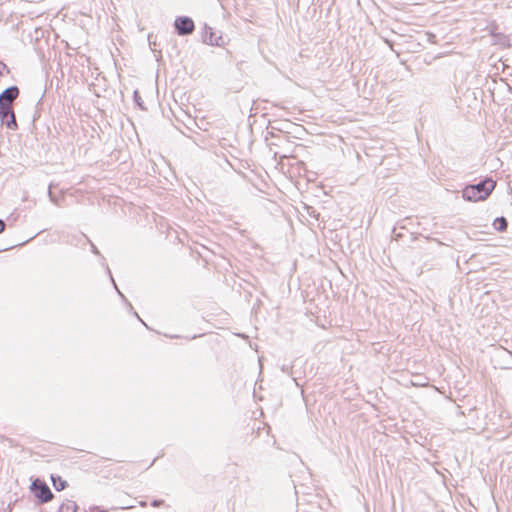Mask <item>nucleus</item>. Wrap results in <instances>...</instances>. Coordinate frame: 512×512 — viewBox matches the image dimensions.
Returning <instances> with one entry per match:
<instances>
[{"label":"nucleus","instance_id":"obj_1","mask_svg":"<svg viewBox=\"0 0 512 512\" xmlns=\"http://www.w3.org/2000/svg\"><path fill=\"white\" fill-rule=\"evenodd\" d=\"M19 95L20 89L16 85L9 86L0 93L1 126H5L12 131H16L19 128L13 108V104Z\"/></svg>","mask_w":512,"mask_h":512},{"label":"nucleus","instance_id":"obj_2","mask_svg":"<svg viewBox=\"0 0 512 512\" xmlns=\"http://www.w3.org/2000/svg\"><path fill=\"white\" fill-rule=\"evenodd\" d=\"M496 187V182L487 178L484 181L466 186L463 190V197L469 201L477 202L486 200Z\"/></svg>","mask_w":512,"mask_h":512},{"label":"nucleus","instance_id":"obj_3","mask_svg":"<svg viewBox=\"0 0 512 512\" xmlns=\"http://www.w3.org/2000/svg\"><path fill=\"white\" fill-rule=\"evenodd\" d=\"M30 491L36 498V502L39 505L48 503L54 498V494L48 484L40 478H35L32 481Z\"/></svg>","mask_w":512,"mask_h":512},{"label":"nucleus","instance_id":"obj_4","mask_svg":"<svg viewBox=\"0 0 512 512\" xmlns=\"http://www.w3.org/2000/svg\"><path fill=\"white\" fill-rule=\"evenodd\" d=\"M173 26L179 36H189L195 31V23L189 16H177Z\"/></svg>","mask_w":512,"mask_h":512},{"label":"nucleus","instance_id":"obj_5","mask_svg":"<svg viewBox=\"0 0 512 512\" xmlns=\"http://www.w3.org/2000/svg\"><path fill=\"white\" fill-rule=\"evenodd\" d=\"M202 41L207 45L217 47H223L226 44L222 33L217 35L216 31L206 23L203 26Z\"/></svg>","mask_w":512,"mask_h":512},{"label":"nucleus","instance_id":"obj_6","mask_svg":"<svg viewBox=\"0 0 512 512\" xmlns=\"http://www.w3.org/2000/svg\"><path fill=\"white\" fill-rule=\"evenodd\" d=\"M50 479L56 491H63L68 487V482L64 480L60 475L51 474Z\"/></svg>","mask_w":512,"mask_h":512},{"label":"nucleus","instance_id":"obj_7","mask_svg":"<svg viewBox=\"0 0 512 512\" xmlns=\"http://www.w3.org/2000/svg\"><path fill=\"white\" fill-rule=\"evenodd\" d=\"M78 509L79 506L75 501L67 499L60 505L57 512H77Z\"/></svg>","mask_w":512,"mask_h":512},{"label":"nucleus","instance_id":"obj_8","mask_svg":"<svg viewBox=\"0 0 512 512\" xmlns=\"http://www.w3.org/2000/svg\"><path fill=\"white\" fill-rule=\"evenodd\" d=\"M493 226L497 231L503 232L507 229V220L504 217H498L494 220Z\"/></svg>","mask_w":512,"mask_h":512},{"label":"nucleus","instance_id":"obj_9","mask_svg":"<svg viewBox=\"0 0 512 512\" xmlns=\"http://www.w3.org/2000/svg\"><path fill=\"white\" fill-rule=\"evenodd\" d=\"M133 101H134L135 105L138 106L141 110H143V111L147 110V108L144 106V101L142 100V97L138 90H135L133 92Z\"/></svg>","mask_w":512,"mask_h":512},{"label":"nucleus","instance_id":"obj_10","mask_svg":"<svg viewBox=\"0 0 512 512\" xmlns=\"http://www.w3.org/2000/svg\"><path fill=\"white\" fill-rule=\"evenodd\" d=\"M107 271H108V273H109V275H110L111 281H112V283H113V285H114L115 289L117 290V292H118L119 296L123 299V301H125V303H126V304H128V305H129L130 309H131V310H133V307H132L131 303H130V302H128V300L126 299V297L124 296V294H123V293L118 289V287H117V285H116V283H115V281H114V279H113V277H112V274H111L110 269H109V268H107Z\"/></svg>","mask_w":512,"mask_h":512},{"label":"nucleus","instance_id":"obj_11","mask_svg":"<svg viewBox=\"0 0 512 512\" xmlns=\"http://www.w3.org/2000/svg\"><path fill=\"white\" fill-rule=\"evenodd\" d=\"M10 73V68L2 61H0V77L8 75Z\"/></svg>","mask_w":512,"mask_h":512},{"label":"nucleus","instance_id":"obj_12","mask_svg":"<svg viewBox=\"0 0 512 512\" xmlns=\"http://www.w3.org/2000/svg\"><path fill=\"white\" fill-rule=\"evenodd\" d=\"M82 236L89 242L91 246V252L95 255H100V251L98 250L96 245L85 234H82Z\"/></svg>","mask_w":512,"mask_h":512},{"label":"nucleus","instance_id":"obj_13","mask_svg":"<svg viewBox=\"0 0 512 512\" xmlns=\"http://www.w3.org/2000/svg\"><path fill=\"white\" fill-rule=\"evenodd\" d=\"M49 199L52 203H54L57 206H60L59 198L55 196V194L51 190V186L49 187L48 191Z\"/></svg>","mask_w":512,"mask_h":512},{"label":"nucleus","instance_id":"obj_14","mask_svg":"<svg viewBox=\"0 0 512 512\" xmlns=\"http://www.w3.org/2000/svg\"><path fill=\"white\" fill-rule=\"evenodd\" d=\"M443 55H444L443 53H439V54H437V55H435V56H430L429 54H427V55L425 56V62H426L427 64H431V63H432V61H434V60H436V59H438V58L443 57Z\"/></svg>","mask_w":512,"mask_h":512},{"label":"nucleus","instance_id":"obj_15","mask_svg":"<svg viewBox=\"0 0 512 512\" xmlns=\"http://www.w3.org/2000/svg\"><path fill=\"white\" fill-rule=\"evenodd\" d=\"M307 210H308V214H309L311 217H313V218H315V219H318V218H319L320 213H319V212H317L313 207H308V208H307Z\"/></svg>","mask_w":512,"mask_h":512},{"label":"nucleus","instance_id":"obj_16","mask_svg":"<svg viewBox=\"0 0 512 512\" xmlns=\"http://www.w3.org/2000/svg\"><path fill=\"white\" fill-rule=\"evenodd\" d=\"M164 504V500L162 499H154L152 502H151V506L153 507H160Z\"/></svg>","mask_w":512,"mask_h":512},{"label":"nucleus","instance_id":"obj_17","mask_svg":"<svg viewBox=\"0 0 512 512\" xmlns=\"http://www.w3.org/2000/svg\"><path fill=\"white\" fill-rule=\"evenodd\" d=\"M89 512H107V510L99 506H92L90 507Z\"/></svg>","mask_w":512,"mask_h":512},{"label":"nucleus","instance_id":"obj_18","mask_svg":"<svg viewBox=\"0 0 512 512\" xmlns=\"http://www.w3.org/2000/svg\"><path fill=\"white\" fill-rule=\"evenodd\" d=\"M39 118H40V111L37 108H35L33 117H32V122L35 123V121Z\"/></svg>","mask_w":512,"mask_h":512},{"label":"nucleus","instance_id":"obj_19","mask_svg":"<svg viewBox=\"0 0 512 512\" xmlns=\"http://www.w3.org/2000/svg\"><path fill=\"white\" fill-rule=\"evenodd\" d=\"M428 38H429V41L432 42V43H436L437 42V37L433 33H429L428 34Z\"/></svg>","mask_w":512,"mask_h":512},{"label":"nucleus","instance_id":"obj_20","mask_svg":"<svg viewBox=\"0 0 512 512\" xmlns=\"http://www.w3.org/2000/svg\"><path fill=\"white\" fill-rule=\"evenodd\" d=\"M6 229V223L4 220L0 219V233L4 232Z\"/></svg>","mask_w":512,"mask_h":512},{"label":"nucleus","instance_id":"obj_21","mask_svg":"<svg viewBox=\"0 0 512 512\" xmlns=\"http://www.w3.org/2000/svg\"><path fill=\"white\" fill-rule=\"evenodd\" d=\"M393 233H394V238H395L396 240H399V239L402 237V234H401V233H397V232H396V228L394 229Z\"/></svg>","mask_w":512,"mask_h":512},{"label":"nucleus","instance_id":"obj_22","mask_svg":"<svg viewBox=\"0 0 512 512\" xmlns=\"http://www.w3.org/2000/svg\"><path fill=\"white\" fill-rule=\"evenodd\" d=\"M290 370H291V367H288V366H285V365L282 367V371L287 373V374L290 373Z\"/></svg>","mask_w":512,"mask_h":512},{"label":"nucleus","instance_id":"obj_23","mask_svg":"<svg viewBox=\"0 0 512 512\" xmlns=\"http://www.w3.org/2000/svg\"><path fill=\"white\" fill-rule=\"evenodd\" d=\"M151 39H152V35H149L148 40H149L150 46L155 45V41H152Z\"/></svg>","mask_w":512,"mask_h":512},{"label":"nucleus","instance_id":"obj_24","mask_svg":"<svg viewBox=\"0 0 512 512\" xmlns=\"http://www.w3.org/2000/svg\"><path fill=\"white\" fill-rule=\"evenodd\" d=\"M507 421L510 423L509 429H512V421H511L510 417H507Z\"/></svg>","mask_w":512,"mask_h":512},{"label":"nucleus","instance_id":"obj_25","mask_svg":"<svg viewBox=\"0 0 512 512\" xmlns=\"http://www.w3.org/2000/svg\"><path fill=\"white\" fill-rule=\"evenodd\" d=\"M271 127H272V129H275V130H278V131H282L281 128H278V127H275V126H271Z\"/></svg>","mask_w":512,"mask_h":512},{"label":"nucleus","instance_id":"obj_26","mask_svg":"<svg viewBox=\"0 0 512 512\" xmlns=\"http://www.w3.org/2000/svg\"><path fill=\"white\" fill-rule=\"evenodd\" d=\"M133 313H134V315H135L138 319H140V317H139V315L137 314V312H135V311H134Z\"/></svg>","mask_w":512,"mask_h":512},{"label":"nucleus","instance_id":"obj_27","mask_svg":"<svg viewBox=\"0 0 512 512\" xmlns=\"http://www.w3.org/2000/svg\"><path fill=\"white\" fill-rule=\"evenodd\" d=\"M443 483L446 486V479H445V477H443Z\"/></svg>","mask_w":512,"mask_h":512},{"label":"nucleus","instance_id":"obj_28","mask_svg":"<svg viewBox=\"0 0 512 512\" xmlns=\"http://www.w3.org/2000/svg\"><path fill=\"white\" fill-rule=\"evenodd\" d=\"M86 512V511H85Z\"/></svg>","mask_w":512,"mask_h":512}]
</instances>
